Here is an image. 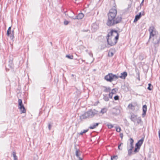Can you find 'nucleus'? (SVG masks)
<instances>
[{"mask_svg":"<svg viewBox=\"0 0 160 160\" xmlns=\"http://www.w3.org/2000/svg\"><path fill=\"white\" fill-rule=\"evenodd\" d=\"M137 79L139 81H140V76L138 77Z\"/></svg>","mask_w":160,"mask_h":160,"instance_id":"nucleus-43","label":"nucleus"},{"mask_svg":"<svg viewBox=\"0 0 160 160\" xmlns=\"http://www.w3.org/2000/svg\"><path fill=\"white\" fill-rule=\"evenodd\" d=\"M11 34H14V31H12Z\"/></svg>","mask_w":160,"mask_h":160,"instance_id":"nucleus-49","label":"nucleus"},{"mask_svg":"<svg viewBox=\"0 0 160 160\" xmlns=\"http://www.w3.org/2000/svg\"><path fill=\"white\" fill-rule=\"evenodd\" d=\"M142 13H142V14H143V15L144 12H143Z\"/></svg>","mask_w":160,"mask_h":160,"instance_id":"nucleus-52","label":"nucleus"},{"mask_svg":"<svg viewBox=\"0 0 160 160\" xmlns=\"http://www.w3.org/2000/svg\"><path fill=\"white\" fill-rule=\"evenodd\" d=\"M129 140L130 142V148L132 149L133 148V142L134 141L133 139L131 138L129 139Z\"/></svg>","mask_w":160,"mask_h":160,"instance_id":"nucleus-17","label":"nucleus"},{"mask_svg":"<svg viewBox=\"0 0 160 160\" xmlns=\"http://www.w3.org/2000/svg\"><path fill=\"white\" fill-rule=\"evenodd\" d=\"M83 133H83V132L82 131H81V132H80L79 134H80L81 135H82Z\"/></svg>","mask_w":160,"mask_h":160,"instance_id":"nucleus-42","label":"nucleus"},{"mask_svg":"<svg viewBox=\"0 0 160 160\" xmlns=\"http://www.w3.org/2000/svg\"><path fill=\"white\" fill-rule=\"evenodd\" d=\"M79 160H82V159L80 158L79 157Z\"/></svg>","mask_w":160,"mask_h":160,"instance_id":"nucleus-48","label":"nucleus"},{"mask_svg":"<svg viewBox=\"0 0 160 160\" xmlns=\"http://www.w3.org/2000/svg\"><path fill=\"white\" fill-rule=\"evenodd\" d=\"M135 18H137L138 20H139L140 18L141 17L139 16V15H137L135 16Z\"/></svg>","mask_w":160,"mask_h":160,"instance_id":"nucleus-38","label":"nucleus"},{"mask_svg":"<svg viewBox=\"0 0 160 160\" xmlns=\"http://www.w3.org/2000/svg\"><path fill=\"white\" fill-rule=\"evenodd\" d=\"M148 89L149 90H151L152 88V85L150 83L148 84Z\"/></svg>","mask_w":160,"mask_h":160,"instance_id":"nucleus-25","label":"nucleus"},{"mask_svg":"<svg viewBox=\"0 0 160 160\" xmlns=\"http://www.w3.org/2000/svg\"><path fill=\"white\" fill-rule=\"evenodd\" d=\"M132 149L131 148H130L128 150V155L130 156L131 155Z\"/></svg>","mask_w":160,"mask_h":160,"instance_id":"nucleus-26","label":"nucleus"},{"mask_svg":"<svg viewBox=\"0 0 160 160\" xmlns=\"http://www.w3.org/2000/svg\"><path fill=\"white\" fill-rule=\"evenodd\" d=\"M103 88L105 89L103 90V92H110L111 91V88L110 87H107L106 86H103Z\"/></svg>","mask_w":160,"mask_h":160,"instance_id":"nucleus-14","label":"nucleus"},{"mask_svg":"<svg viewBox=\"0 0 160 160\" xmlns=\"http://www.w3.org/2000/svg\"><path fill=\"white\" fill-rule=\"evenodd\" d=\"M83 31V32H88L89 31H89L88 30H83L82 31Z\"/></svg>","mask_w":160,"mask_h":160,"instance_id":"nucleus-45","label":"nucleus"},{"mask_svg":"<svg viewBox=\"0 0 160 160\" xmlns=\"http://www.w3.org/2000/svg\"><path fill=\"white\" fill-rule=\"evenodd\" d=\"M69 23V22L67 21V20H65L64 21V24L65 25H67Z\"/></svg>","mask_w":160,"mask_h":160,"instance_id":"nucleus-35","label":"nucleus"},{"mask_svg":"<svg viewBox=\"0 0 160 160\" xmlns=\"http://www.w3.org/2000/svg\"><path fill=\"white\" fill-rule=\"evenodd\" d=\"M117 11L115 9H111L108 14V20L106 24L107 26L111 27L119 23L122 21V17L121 16L116 17Z\"/></svg>","mask_w":160,"mask_h":160,"instance_id":"nucleus-1","label":"nucleus"},{"mask_svg":"<svg viewBox=\"0 0 160 160\" xmlns=\"http://www.w3.org/2000/svg\"><path fill=\"white\" fill-rule=\"evenodd\" d=\"M88 130V129L87 130H84L83 132V133H86V132H87Z\"/></svg>","mask_w":160,"mask_h":160,"instance_id":"nucleus-39","label":"nucleus"},{"mask_svg":"<svg viewBox=\"0 0 160 160\" xmlns=\"http://www.w3.org/2000/svg\"><path fill=\"white\" fill-rule=\"evenodd\" d=\"M122 136H123L122 134H120V137H121V138H122Z\"/></svg>","mask_w":160,"mask_h":160,"instance_id":"nucleus-50","label":"nucleus"},{"mask_svg":"<svg viewBox=\"0 0 160 160\" xmlns=\"http://www.w3.org/2000/svg\"><path fill=\"white\" fill-rule=\"evenodd\" d=\"M138 15L139 16L141 17V16H142V13H141V12H140L139 13V14H138Z\"/></svg>","mask_w":160,"mask_h":160,"instance_id":"nucleus-44","label":"nucleus"},{"mask_svg":"<svg viewBox=\"0 0 160 160\" xmlns=\"http://www.w3.org/2000/svg\"><path fill=\"white\" fill-rule=\"evenodd\" d=\"M107 126L108 128L110 129H111L113 127V125L111 124H108Z\"/></svg>","mask_w":160,"mask_h":160,"instance_id":"nucleus-30","label":"nucleus"},{"mask_svg":"<svg viewBox=\"0 0 160 160\" xmlns=\"http://www.w3.org/2000/svg\"><path fill=\"white\" fill-rule=\"evenodd\" d=\"M118 158V156L117 155H114L111 157V160H117Z\"/></svg>","mask_w":160,"mask_h":160,"instance_id":"nucleus-24","label":"nucleus"},{"mask_svg":"<svg viewBox=\"0 0 160 160\" xmlns=\"http://www.w3.org/2000/svg\"><path fill=\"white\" fill-rule=\"evenodd\" d=\"M48 129H49V130H50L51 129V128L52 127V124H51V123H49L48 125Z\"/></svg>","mask_w":160,"mask_h":160,"instance_id":"nucleus-37","label":"nucleus"},{"mask_svg":"<svg viewBox=\"0 0 160 160\" xmlns=\"http://www.w3.org/2000/svg\"><path fill=\"white\" fill-rule=\"evenodd\" d=\"M119 34L116 30H112L107 35V39L108 44L111 46L116 44L118 39Z\"/></svg>","mask_w":160,"mask_h":160,"instance_id":"nucleus-3","label":"nucleus"},{"mask_svg":"<svg viewBox=\"0 0 160 160\" xmlns=\"http://www.w3.org/2000/svg\"><path fill=\"white\" fill-rule=\"evenodd\" d=\"M117 90L116 88H113L112 89L111 92H110L113 94H115L116 93Z\"/></svg>","mask_w":160,"mask_h":160,"instance_id":"nucleus-23","label":"nucleus"},{"mask_svg":"<svg viewBox=\"0 0 160 160\" xmlns=\"http://www.w3.org/2000/svg\"><path fill=\"white\" fill-rule=\"evenodd\" d=\"M98 111L95 109H89L85 112L80 116L81 120L85 119L93 118L94 116L98 114Z\"/></svg>","mask_w":160,"mask_h":160,"instance_id":"nucleus-4","label":"nucleus"},{"mask_svg":"<svg viewBox=\"0 0 160 160\" xmlns=\"http://www.w3.org/2000/svg\"><path fill=\"white\" fill-rule=\"evenodd\" d=\"M103 99L105 101L107 102L109 100V98L108 97L107 94H103Z\"/></svg>","mask_w":160,"mask_h":160,"instance_id":"nucleus-18","label":"nucleus"},{"mask_svg":"<svg viewBox=\"0 0 160 160\" xmlns=\"http://www.w3.org/2000/svg\"><path fill=\"white\" fill-rule=\"evenodd\" d=\"M10 37L11 38H12V39L13 38H14V34H11V36Z\"/></svg>","mask_w":160,"mask_h":160,"instance_id":"nucleus-40","label":"nucleus"},{"mask_svg":"<svg viewBox=\"0 0 160 160\" xmlns=\"http://www.w3.org/2000/svg\"><path fill=\"white\" fill-rule=\"evenodd\" d=\"M116 131L118 132H119L121 131V128L120 127H116Z\"/></svg>","mask_w":160,"mask_h":160,"instance_id":"nucleus-32","label":"nucleus"},{"mask_svg":"<svg viewBox=\"0 0 160 160\" xmlns=\"http://www.w3.org/2000/svg\"><path fill=\"white\" fill-rule=\"evenodd\" d=\"M120 112V111L118 108H113L112 110V113L113 115H116L118 114Z\"/></svg>","mask_w":160,"mask_h":160,"instance_id":"nucleus-9","label":"nucleus"},{"mask_svg":"<svg viewBox=\"0 0 160 160\" xmlns=\"http://www.w3.org/2000/svg\"><path fill=\"white\" fill-rule=\"evenodd\" d=\"M99 28L98 24L96 23H93L92 25V29L94 32L96 31Z\"/></svg>","mask_w":160,"mask_h":160,"instance_id":"nucleus-7","label":"nucleus"},{"mask_svg":"<svg viewBox=\"0 0 160 160\" xmlns=\"http://www.w3.org/2000/svg\"><path fill=\"white\" fill-rule=\"evenodd\" d=\"M138 20L136 18H135L134 19V22H135L136 21H137Z\"/></svg>","mask_w":160,"mask_h":160,"instance_id":"nucleus-41","label":"nucleus"},{"mask_svg":"<svg viewBox=\"0 0 160 160\" xmlns=\"http://www.w3.org/2000/svg\"><path fill=\"white\" fill-rule=\"evenodd\" d=\"M72 76H73V74H72Z\"/></svg>","mask_w":160,"mask_h":160,"instance_id":"nucleus-51","label":"nucleus"},{"mask_svg":"<svg viewBox=\"0 0 160 160\" xmlns=\"http://www.w3.org/2000/svg\"><path fill=\"white\" fill-rule=\"evenodd\" d=\"M99 125V123H94L93 124L91 125L89 127V128L90 129H93L96 128V127L98 126Z\"/></svg>","mask_w":160,"mask_h":160,"instance_id":"nucleus-15","label":"nucleus"},{"mask_svg":"<svg viewBox=\"0 0 160 160\" xmlns=\"http://www.w3.org/2000/svg\"><path fill=\"white\" fill-rule=\"evenodd\" d=\"M140 149V147H135L134 150V153H135L137 152H139V151Z\"/></svg>","mask_w":160,"mask_h":160,"instance_id":"nucleus-22","label":"nucleus"},{"mask_svg":"<svg viewBox=\"0 0 160 160\" xmlns=\"http://www.w3.org/2000/svg\"><path fill=\"white\" fill-rule=\"evenodd\" d=\"M113 94L111 93V92H109V98H112L113 97Z\"/></svg>","mask_w":160,"mask_h":160,"instance_id":"nucleus-36","label":"nucleus"},{"mask_svg":"<svg viewBox=\"0 0 160 160\" xmlns=\"http://www.w3.org/2000/svg\"><path fill=\"white\" fill-rule=\"evenodd\" d=\"M75 1H76L77 0H75Z\"/></svg>","mask_w":160,"mask_h":160,"instance_id":"nucleus-53","label":"nucleus"},{"mask_svg":"<svg viewBox=\"0 0 160 160\" xmlns=\"http://www.w3.org/2000/svg\"><path fill=\"white\" fill-rule=\"evenodd\" d=\"M136 117L137 116L134 114L131 115V120L134 122H135L137 119Z\"/></svg>","mask_w":160,"mask_h":160,"instance_id":"nucleus-16","label":"nucleus"},{"mask_svg":"<svg viewBox=\"0 0 160 160\" xmlns=\"http://www.w3.org/2000/svg\"><path fill=\"white\" fill-rule=\"evenodd\" d=\"M113 55V53L112 52H109L108 53V56L109 57H112Z\"/></svg>","mask_w":160,"mask_h":160,"instance_id":"nucleus-31","label":"nucleus"},{"mask_svg":"<svg viewBox=\"0 0 160 160\" xmlns=\"http://www.w3.org/2000/svg\"><path fill=\"white\" fill-rule=\"evenodd\" d=\"M123 145V143H121L118 146V149L120 150H122V148H120V146L121 145Z\"/></svg>","mask_w":160,"mask_h":160,"instance_id":"nucleus-34","label":"nucleus"},{"mask_svg":"<svg viewBox=\"0 0 160 160\" xmlns=\"http://www.w3.org/2000/svg\"><path fill=\"white\" fill-rule=\"evenodd\" d=\"M18 108L20 109L21 113H24L26 112V109L22 103V100L21 99H19L18 100Z\"/></svg>","mask_w":160,"mask_h":160,"instance_id":"nucleus-6","label":"nucleus"},{"mask_svg":"<svg viewBox=\"0 0 160 160\" xmlns=\"http://www.w3.org/2000/svg\"><path fill=\"white\" fill-rule=\"evenodd\" d=\"M81 152H80V151L78 149L76 148V155L78 158H79V157H80L79 156L80 155Z\"/></svg>","mask_w":160,"mask_h":160,"instance_id":"nucleus-19","label":"nucleus"},{"mask_svg":"<svg viewBox=\"0 0 160 160\" xmlns=\"http://www.w3.org/2000/svg\"><path fill=\"white\" fill-rule=\"evenodd\" d=\"M134 104H132V103L129 104L128 106V108L132 110H134L135 108H134L135 107V105H136L137 103H133Z\"/></svg>","mask_w":160,"mask_h":160,"instance_id":"nucleus-13","label":"nucleus"},{"mask_svg":"<svg viewBox=\"0 0 160 160\" xmlns=\"http://www.w3.org/2000/svg\"><path fill=\"white\" fill-rule=\"evenodd\" d=\"M148 31L150 32L149 40L152 38V43L155 47H158L160 42V34L157 31L155 28L153 26L149 27Z\"/></svg>","mask_w":160,"mask_h":160,"instance_id":"nucleus-2","label":"nucleus"},{"mask_svg":"<svg viewBox=\"0 0 160 160\" xmlns=\"http://www.w3.org/2000/svg\"><path fill=\"white\" fill-rule=\"evenodd\" d=\"M144 141V138H142L139 140L138 142L136 144L135 147H138L140 148L141 146L142 145V144L143 143V142Z\"/></svg>","mask_w":160,"mask_h":160,"instance_id":"nucleus-11","label":"nucleus"},{"mask_svg":"<svg viewBox=\"0 0 160 160\" xmlns=\"http://www.w3.org/2000/svg\"><path fill=\"white\" fill-rule=\"evenodd\" d=\"M147 111V106L146 105H144L142 107L143 113L142 114V117H144L146 115V112Z\"/></svg>","mask_w":160,"mask_h":160,"instance_id":"nucleus-10","label":"nucleus"},{"mask_svg":"<svg viewBox=\"0 0 160 160\" xmlns=\"http://www.w3.org/2000/svg\"><path fill=\"white\" fill-rule=\"evenodd\" d=\"M136 120H137V123L138 124H139L141 122V118H139L138 119L137 118Z\"/></svg>","mask_w":160,"mask_h":160,"instance_id":"nucleus-28","label":"nucleus"},{"mask_svg":"<svg viewBox=\"0 0 160 160\" xmlns=\"http://www.w3.org/2000/svg\"><path fill=\"white\" fill-rule=\"evenodd\" d=\"M119 78V76L112 73H109L104 77V79L107 82H111L113 81L116 80Z\"/></svg>","mask_w":160,"mask_h":160,"instance_id":"nucleus-5","label":"nucleus"},{"mask_svg":"<svg viewBox=\"0 0 160 160\" xmlns=\"http://www.w3.org/2000/svg\"><path fill=\"white\" fill-rule=\"evenodd\" d=\"M66 57L70 59H72L73 58V57L72 55H66Z\"/></svg>","mask_w":160,"mask_h":160,"instance_id":"nucleus-27","label":"nucleus"},{"mask_svg":"<svg viewBox=\"0 0 160 160\" xmlns=\"http://www.w3.org/2000/svg\"><path fill=\"white\" fill-rule=\"evenodd\" d=\"M12 155L14 158V160H18V157L16 155V153L15 151H13L12 152Z\"/></svg>","mask_w":160,"mask_h":160,"instance_id":"nucleus-20","label":"nucleus"},{"mask_svg":"<svg viewBox=\"0 0 160 160\" xmlns=\"http://www.w3.org/2000/svg\"><path fill=\"white\" fill-rule=\"evenodd\" d=\"M144 0H142L141 3L140 4V5H142L143 3V2H144Z\"/></svg>","mask_w":160,"mask_h":160,"instance_id":"nucleus-46","label":"nucleus"},{"mask_svg":"<svg viewBox=\"0 0 160 160\" xmlns=\"http://www.w3.org/2000/svg\"><path fill=\"white\" fill-rule=\"evenodd\" d=\"M106 112V110L105 108H103L102 109L101 111V112L102 113H104Z\"/></svg>","mask_w":160,"mask_h":160,"instance_id":"nucleus-29","label":"nucleus"},{"mask_svg":"<svg viewBox=\"0 0 160 160\" xmlns=\"http://www.w3.org/2000/svg\"><path fill=\"white\" fill-rule=\"evenodd\" d=\"M137 74L138 75V76H140V73L139 72H138L137 73Z\"/></svg>","mask_w":160,"mask_h":160,"instance_id":"nucleus-47","label":"nucleus"},{"mask_svg":"<svg viewBox=\"0 0 160 160\" xmlns=\"http://www.w3.org/2000/svg\"><path fill=\"white\" fill-rule=\"evenodd\" d=\"M120 75H121L119 76V78L122 79H125L127 76L128 74L127 72H123L121 73Z\"/></svg>","mask_w":160,"mask_h":160,"instance_id":"nucleus-12","label":"nucleus"},{"mask_svg":"<svg viewBox=\"0 0 160 160\" xmlns=\"http://www.w3.org/2000/svg\"><path fill=\"white\" fill-rule=\"evenodd\" d=\"M114 98L115 100H118L119 99V97L118 95H116L114 97Z\"/></svg>","mask_w":160,"mask_h":160,"instance_id":"nucleus-33","label":"nucleus"},{"mask_svg":"<svg viewBox=\"0 0 160 160\" xmlns=\"http://www.w3.org/2000/svg\"><path fill=\"white\" fill-rule=\"evenodd\" d=\"M84 16V15L82 13H79L78 15L76 16L74 18L72 17V18L74 19H82Z\"/></svg>","mask_w":160,"mask_h":160,"instance_id":"nucleus-8","label":"nucleus"},{"mask_svg":"<svg viewBox=\"0 0 160 160\" xmlns=\"http://www.w3.org/2000/svg\"><path fill=\"white\" fill-rule=\"evenodd\" d=\"M11 27H10L7 30V34L8 36H9L11 33Z\"/></svg>","mask_w":160,"mask_h":160,"instance_id":"nucleus-21","label":"nucleus"}]
</instances>
